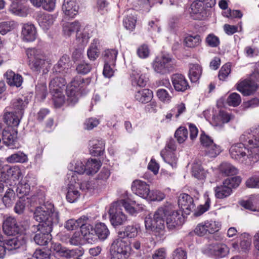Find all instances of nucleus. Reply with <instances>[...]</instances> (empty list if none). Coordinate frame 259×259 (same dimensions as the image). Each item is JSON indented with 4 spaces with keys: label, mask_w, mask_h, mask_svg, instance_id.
I'll list each match as a JSON object with an SVG mask.
<instances>
[{
    "label": "nucleus",
    "mask_w": 259,
    "mask_h": 259,
    "mask_svg": "<svg viewBox=\"0 0 259 259\" xmlns=\"http://www.w3.org/2000/svg\"><path fill=\"white\" fill-rule=\"evenodd\" d=\"M130 246L123 238L113 241L110 249L111 259H127L130 255Z\"/></svg>",
    "instance_id": "1a4fd4ad"
},
{
    "label": "nucleus",
    "mask_w": 259,
    "mask_h": 259,
    "mask_svg": "<svg viewBox=\"0 0 259 259\" xmlns=\"http://www.w3.org/2000/svg\"><path fill=\"white\" fill-rule=\"evenodd\" d=\"M90 151L94 156L103 154L105 150V143L102 140H94L90 142Z\"/></svg>",
    "instance_id": "7c9ffc66"
},
{
    "label": "nucleus",
    "mask_w": 259,
    "mask_h": 259,
    "mask_svg": "<svg viewBox=\"0 0 259 259\" xmlns=\"http://www.w3.org/2000/svg\"><path fill=\"white\" fill-rule=\"evenodd\" d=\"M80 27V23L77 21L65 22L63 24V32L66 36H70L76 32L77 39L80 41L79 43L85 45L88 42L90 34L87 28H84L82 32L78 33Z\"/></svg>",
    "instance_id": "0eeeda50"
},
{
    "label": "nucleus",
    "mask_w": 259,
    "mask_h": 259,
    "mask_svg": "<svg viewBox=\"0 0 259 259\" xmlns=\"http://www.w3.org/2000/svg\"><path fill=\"white\" fill-rule=\"evenodd\" d=\"M17 130L14 127H8L4 130L2 133L4 144L10 149H18L19 145L17 143Z\"/></svg>",
    "instance_id": "2eb2a0df"
},
{
    "label": "nucleus",
    "mask_w": 259,
    "mask_h": 259,
    "mask_svg": "<svg viewBox=\"0 0 259 259\" xmlns=\"http://www.w3.org/2000/svg\"><path fill=\"white\" fill-rule=\"evenodd\" d=\"M240 141L244 142L253 155V161L259 160V134L256 131L247 130L240 137Z\"/></svg>",
    "instance_id": "423d86ee"
},
{
    "label": "nucleus",
    "mask_w": 259,
    "mask_h": 259,
    "mask_svg": "<svg viewBox=\"0 0 259 259\" xmlns=\"http://www.w3.org/2000/svg\"><path fill=\"white\" fill-rule=\"evenodd\" d=\"M202 252L206 255L215 258H221L226 256L229 252V247L224 243H215L205 246Z\"/></svg>",
    "instance_id": "ddd939ff"
},
{
    "label": "nucleus",
    "mask_w": 259,
    "mask_h": 259,
    "mask_svg": "<svg viewBox=\"0 0 259 259\" xmlns=\"http://www.w3.org/2000/svg\"><path fill=\"white\" fill-rule=\"evenodd\" d=\"M37 21L40 27L44 30H47L53 24L55 17L49 14H40L38 17Z\"/></svg>",
    "instance_id": "f704fd0d"
},
{
    "label": "nucleus",
    "mask_w": 259,
    "mask_h": 259,
    "mask_svg": "<svg viewBox=\"0 0 259 259\" xmlns=\"http://www.w3.org/2000/svg\"><path fill=\"white\" fill-rule=\"evenodd\" d=\"M6 161L10 163H25L28 161V157L23 152L19 151L7 157Z\"/></svg>",
    "instance_id": "c03bdc74"
},
{
    "label": "nucleus",
    "mask_w": 259,
    "mask_h": 259,
    "mask_svg": "<svg viewBox=\"0 0 259 259\" xmlns=\"http://www.w3.org/2000/svg\"><path fill=\"white\" fill-rule=\"evenodd\" d=\"M30 186L28 184L27 178L22 180L17 186L16 192L20 198L27 195L30 191Z\"/></svg>",
    "instance_id": "79ce46f5"
},
{
    "label": "nucleus",
    "mask_w": 259,
    "mask_h": 259,
    "mask_svg": "<svg viewBox=\"0 0 259 259\" xmlns=\"http://www.w3.org/2000/svg\"><path fill=\"white\" fill-rule=\"evenodd\" d=\"M233 118V115L226 111L221 110L219 113L212 117L215 126L221 125L222 124L228 123Z\"/></svg>",
    "instance_id": "c9c22d12"
},
{
    "label": "nucleus",
    "mask_w": 259,
    "mask_h": 259,
    "mask_svg": "<svg viewBox=\"0 0 259 259\" xmlns=\"http://www.w3.org/2000/svg\"><path fill=\"white\" fill-rule=\"evenodd\" d=\"M78 9L79 6L75 0H64L62 11L66 16L74 17L78 14Z\"/></svg>",
    "instance_id": "a878e982"
},
{
    "label": "nucleus",
    "mask_w": 259,
    "mask_h": 259,
    "mask_svg": "<svg viewBox=\"0 0 259 259\" xmlns=\"http://www.w3.org/2000/svg\"><path fill=\"white\" fill-rule=\"evenodd\" d=\"M99 44L98 39H94L90 45L87 52L88 58L91 60H96L99 56L100 52L98 48Z\"/></svg>",
    "instance_id": "a18cd8bd"
},
{
    "label": "nucleus",
    "mask_w": 259,
    "mask_h": 259,
    "mask_svg": "<svg viewBox=\"0 0 259 259\" xmlns=\"http://www.w3.org/2000/svg\"><path fill=\"white\" fill-rule=\"evenodd\" d=\"M153 98V92L149 89H142L135 93V99L143 104L150 102Z\"/></svg>",
    "instance_id": "e433bc0d"
},
{
    "label": "nucleus",
    "mask_w": 259,
    "mask_h": 259,
    "mask_svg": "<svg viewBox=\"0 0 259 259\" xmlns=\"http://www.w3.org/2000/svg\"><path fill=\"white\" fill-rule=\"evenodd\" d=\"M69 170H73L78 175L83 174L85 172V166L82 162L78 159H74L71 161L68 165Z\"/></svg>",
    "instance_id": "de8ad7c7"
},
{
    "label": "nucleus",
    "mask_w": 259,
    "mask_h": 259,
    "mask_svg": "<svg viewBox=\"0 0 259 259\" xmlns=\"http://www.w3.org/2000/svg\"><path fill=\"white\" fill-rule=\"evenodd\" d=\"M192 172L193 176L198 179H204L207 174V171L204 169L201 165L197 163L193 164Z\"/></svg>",
    "instance_id": "6e6d98bb"
},
{
    "label": "nucleus",
    "mask_w": 259,
    "mask_h": 259,
    "mask_svg": "<svg viewBox=\"0 0 259 259\" xmlns=\"http://www.w3.org/2000/svg\"><path fill=\"white\" fill-rule=\"evenodd\" d=\"M69 61V58L67 55H63L59 60L57 65H56L54 68L53 71L56 73H59L61 74H64L65 69L67 68L68 66V63Z\"/></svg>",
    "instance_id": "09e8293b"
},
{
    "label": "nucleus",
    "mask_w": 259,
    "mask_h": 259,
    "mask_svg": "<svg viewBox=\"0 0 259 259\" xmlns=\"http://www.w3.org/2000/svg\"><path fill=\"white\" fill-rule=\"evenodd\" d=\"M78 175L76 172L73 170H69V171L67 174V180L68 181V187L74 186L80 187L81 189H84L83 186L84 185L87 186L89 184L82 183L80 184L79 182ZM89 188L87 187V189Z\"/></svg>",
    "instance_id": "4c0bfd02"
},
{
    "label": "nucleus",
    "mask_w": 259,
    "mask_h": 259,
    "mask_svg": "<svg viewBox=\"0 0 259 259\" xmlns=\"http://www.w3.org/2000/svg\"><path fill=\"white\" fill-rule=\"evenodd\" d=\"M89 83L88 79L84 80L80 76L75 77L67 87L68 102L71 104L77 103L79 98V91Z\"/></svg>",
    "instance_id": "6e6552de"
},
{
    "label": "nucleus",
    "mask_w": 259,
    "mask_h": 259,
    "mask_svg": "<svg viewBox=\"0 0 259 259\" xmlns=\"http://www.w3.org/2000/svg\"><path fill=\"white\" fill-rule=\"evenodd\" d=\"M256 87L254 81L245 79L238 84L237 89L244 96H249L255 91Z\"/></svg>",
    "instance_id": "bb28decb"
},
{
    "label": "nucleus",
    "mask_w": 259,
    "mask_h": 259,
    "mask_svg": "<svg viewBox=\"0 0 259 259\" xmlns=\"http://www.w3.org/2000/svg\"><path fill=\"white\" fill-rule=\"evenodd\" d=\"M53 230L51 225L41 226H35L33 225L31 228V231L35 233L33 240L35 243L39 245H46L52 239V235L50 234Z\"/></svg>",
    "instance_id": "9d476101"
},
{
    "label": "nucleus",
    "mask_w": 259,
    "mask_h": 259,
    "mask_svg": "<svg viewBox=\"0 0 259 259\" xmlns=\"http://www.w3.org/2000/svg\"><path fill=\"white\" fill-rule=\"evenodd\" d=\"M226 102L230 106L237 107L241 103V98L238 94L233 93L228 96Z\"/></svg>",
    "instance_id": "680f3d73"
},
{
    "label": "nucleus",
    "mask_w": 259,
    "mask_h": 259,
    "mask_svg": "<svg viewBox=\"0 0 259 259\" xmlns=\"http://www.w3.org/2000/svg\"><path fill=\"white\" fill-rule=\"evenodd\" d=\"M132 83L134 86L144 87L146 85L148 80L145 73L141 72L138 69L134 70L131 73Z\"/></svg>",
    "instance_id": "c756f323"
},
{
    "label": "nucleus",
    "mask_w": 259,
    "mask_h": 259,
    "mask_svg": "<svg viewBox=\"0 0 259 259\" xmlns=\"http://www.w3.org/2000/svg\"><path fill=\"white\" fill-rule=\"evenodd\" d=\"M165 197V195L160 191L157 190H152L147 194V196L145 197V199L148 201H160L162 200Z\"/></svg>",
    "instance_id": "13d9d810"
},
{
    "label": "nucleus",
    "mask_w": 259,
    "mask_h": 259,
    "mask_svg": "<svg viewBox=\"0 0 259 259\" xmlns=\"http://www.w3.org/2000/svg\"><path fill=\"white\" fill-rule=\"evenodd\" d=\"M174 64V59L169 55H163L155 58L152 66L155 72L164 74L172 70Z\"/></svg>",
    "instance_id": "9b49d317"
},
{
    "label": "nucleus",
    "mask_w": 259,
    "mask_h": 259,
    "mask_svg": "<svg viewBox=\"0 0 259 259\" xmlns=\"http://www.w3.org/2000/svg\"><path fill=\"white\" fill-rule=\"evenodd\" d=\"M160 155L163 160L172 167H176L177 162V157L175 155L174 152H167L166 150H162L160 152Z\"/></svg>",
    "instance_id": "49530a36"
},
{
    "label": "nucleus",
    "mask_w": 259,
    "mask_h": 259,
    "mask_svg": "<svg viewBox=\"0 0 259 259\" xmlns=\"http://www.w3.org/2000/svg\"><path fill=\"white\" fill-rule=\"evenodd\" d=\"M34 218L39 222V224L35 226L50 225L52 228L54 225L57 224L59 221L58 212L55 211L51 204H49L48 207L45 205L37 207L34 213Z\"/></svg>",
    "instance_id": "f03ea898"
},
{
    "label": "nucleus",
    "mask_w": 259,
    "mask_h": 259,
    "mask_svg": "<svg viewBox=\"0 0 259 259\" xmlns=\"http://www.w3.org/2000/svg\"><path fill=\"white\" fill-rule=\"evenodd\" d=\"M88 221V217L84 215L77 220L70 219L66 222L64 227L69 231L77 229L79 227L81 230L84 223H86Z\"/></svg>",
    "instance_id": "72a5a7b5"
},
{
    "label": "nucleus",
    "mask_w": 259,
    "mask_h": 259,
    "mask_svg": "<svg viewBox=\"0 0 259 259\" xmlns=\"http://www.w3.org/2000/svg\"><path fill=\"white\" fill-rule=\"evenodd\" d=\"M178 203L183 213L189 214L195 208L194 199L186 193L181 194L178 197Z\"/></svg>",
    "instance_id": "f3484780"
},
{
    "label": "nucleus",
    "mask_w": 259,
    "mask_h": 259,
    "mask_svg": "<svg viewBox=\"0 0 259 259\" xmlns=\"http://www.w3.org/2000/svg\"><path fill=\"white\" fill-rule=\"evenodd\" d=\"M85 173L88 175H93L96 173L101 166V163L96 159H89L85 163Z\"/></svg>",
    "instance_id": "ea45409f"
},
{
    "label": "nucleus",
    "mask_w": 259,
    "mask_h": 259,
    "mask_svg": "<svg viewBox=\"0 0 259 259\" xmlns=\"http://www.w3.org/2000/svg\"><path fill=\"white\" fill-rule=\"evenodd\" d=\"M94 229L98 240H105L109 235V230L107 226L103 223L97 224Z\"/></svg>",
    "instance_id": "58836bf2"
},
{
    "label": "nucleus",
    "mask_w": 259,
    "mask_h": 259,
    "mask_svg": "<svg viewBox=\"0 0 259 259\" xmlns=\"http://www.w3.org/2000/svg\"><path fill=\"white\" fill-rule=\"evenodd\" d=\"M136 21V18L133 15L130 14L123 19V25L126 29L133 31L135 28Z\"/></svg>",
    "instance_id": "e2e57ef3"
},
{
    "label": "nucleus",
    "mask_w": 259,
    "mask_h": 259,
    "mask_svg": "<svg viewBox=\"0 0 259 259\" xmlns=\"http://www.w3.org/2000/svg\"><path fill=\"white\" fill-rule=\"evenodd\" d=\"M25 243L26 239L24 235L19 234L15 237L6 240L3 246L5 247L6 250H12L19 248Z\"/></svg>",
    "instance_id": "6ab92c4d"
},
{
    "label": "nucleus",
    "mask_w": 259,
    "mask_h": 259,
    "mask_svg": "<svg viewBox=\"0 0 259 259\" xmlns=\"http://www.w3.org/2000/svg\"><path fill=\"white\" fill-rule=\"evenodd\" d=\"M3 229L5 234L15 236L22 234V230L18 225L16 219L13 217H6L3 222Z\"/></svg>",
    "instance_id": "dca6fc26"
},
{
    "label": "nucleus",
    "mask_w": 259,
    "mask_h": 259,
    "mask_svg": "<svg viewBox=\"0 0 259 259\" xmlns=\"http://www.w3.org/2000/svg\"><path fill=\"white\" fill-rule=\"evenodd\" d=\"M6 81L10 86L19 87L23 82L22 76L16 74L12 70H8L5 73Z\"/></svg>",
    "instance_id": "473e14b6"
},
{
    "label": "nucleus",
    "mask_w": 259,
    "mask_h": 259,
    "mask_svg": "<svg viewBox=\"0 0 259 259\" xmlns=\"http://www.w3.org/2000/svg\"><path fill=\"white\" fill-rule=\"evenodd\" d=\"M215 196L218 199H224L229 196L232 193V190L226 185L223 184L214 188Z\"/></svg>",
    "instance_id": "a19ab883"
},
{
    "label": "nucleus",
    "mask_w": 259,
    "mask_h": 259,
    "mask_svg": "<svg viewBox=\"0 0 259 259\" xmlns=\"http://www.w3.org/2000/svg\"><path fill=\"white\" fill-rule=\"evenodd\" d=\"M118 51L116 49H107L103 53V58L105 63L115 65Z\"/></svg>",
    "instance_id": "8fccbe9b"
},
{
    "label": "nucleus",
    "mask_w": 259,
    "mask_h": 259,
    "mask_svg": "<svg viewBox=\"0 0 259 259\" xmlns=\"http://www.w3.org/2000/svg\"><path fill=\"white\" fill-rule=\"evenodd\" d=\"M190 9L191 16L195 20L205 19L210 14L209 10L202 1H194L191 5Z\"/></svg>",
    "instance_id": "4468645a"
},
{
    "label": "nucleus",
    "mask_w": 259,
    "mask_h": 259,
    "mask_svg": "<svg viewBox=\"0 0 259 259\" xmlns=\"http://www.w3.org/2000/svg\"><path fill=\"white\" fill-rule=\"evenodd\" d=\"M222 150L220 146L215 143L210 145V146L204 149L206 155L210 157H215Z\"/></svg>",
    "instance_id": "052dcab7"
},
{
    "label": "nucleus",
    "mask_w": 259,
    "mask_h": 259,
    "mask_svg": "<svg viewBox=\"0 0 259 259\" xmlns=\"http://www.w3.org/2000/svg\"><path fill=\"white\" fill-rule=\"evenodd\" d=\"M80 187L71 186L68 187L66 194V199L70 203L76 201L80 196L78 189Z\"/></svg>",
    "instance_id": "864d4df0"
},
{
    "label": "nucleus",
    "mask_w": 259,
    "mask_h": 259,
    "mask_svg": "<svg viewBox=\"0 0 259 259\" xmlns=\"http://www.w3.org/2000/svg\"><path fill=\"white\" fill-rule=\"evenodd\" d=\"M15 27L14 21H5L0 23V33L5 35L8 32L13 30Z\"/></svg>",
    "instance_id": "69168bd1"
},
{
    "label": "nucleus",
    "mask_w": 259,
    "mask_h": 259,
    "mask_svg": "<svg viewBox=\"0 0 259 259\" xmlns=\"http://www.w3.org/2000/svg\"><path fill=\"white\" fill-rule=\"evenodd\" d=\"M149 189V185L146 182L140 180L134 181L132 185V190L133 193L144 199L147 196Z\"/></svg>",
    "instance_id": "5701e85b"
},
{
    "label": "nucleus",
    "mask_w": 259,
    "mask_h": 259,
    "mask_svg": "<svg viewBox=\"0 0 259 259\" xmlns=\"http://www.w3.org/2000/svg\"><path fill=\"white\" fill-rule=\"evenodd\" d=\"M240 243L234 242L232 243L233 249L239 252H246L249 250L251 245V239L247 234H241L239 237Z\"/></svg>",
    "instance_id": "393cba45"
},
{
    "label": "nucleus",
    "mask_w": 259,
    "mask_h": 259,
    "mask_svg": "<svg viewBox=\"0 0 259 259\" xmlns=\"http://www.w3.org/2000/svg\"><path fill=\"white\" fill-rule=\"evenodd\" d=\"M208 233L212 234L220 229L221 224L219 222L210 220L204 222Z\"/></svg>",
    "instance_id": "338daca9"
},
{
    "label": "nucleus",
    "mask_w": 259,
    "mask_h": 259,
    "mask_svg": "<svg viewBox=\"0 0 259 259\" xmlns=\"http://www.w3.org/2000/svg\"><path fill=\"white\" fill-rule=\"evenodd\" d=\"M183 222V214L175 210L172 204L167 203L158 208L154 214L150 213L145 217V226L147 230H162L165 223L169 229H173L182 225Z\"/></svg>",
    "instance_id": "f257e3e1"
},
{
    "label": "nucleus",
    "mask_w": 259,
    "mask_h": 259,
    "mask_svg": "<svg viewBox=\"0 0 259 259\" xmlns=\"http://www.w3.org/2000/svg\"><path fill=\"white\" fill-rule=\"evenodd\" d=\"M230 154L233 159L244 162L246 164H250L255 162L253 161V155L245 143L241 141L230 147Z\"/></svg>",
    "instance_id": "39448f33"
},
{
    "label": "nucleus",
    "mask_w": 259,
    "mask_h": 259,
    "mask_svg": "<svg viewBox=\"0 0 259 259\" xmlns=\"http://www.w3.org/2000/svg\"><path fill=\"white\" fill-rule=\"evenodd\" d=\"M116 202L118 203L121 208L123 207L125 210L131 215H136L139 211L144 209V206L143 204H138L137 207L135 208L133 205L136 204V201L130 199H121Z\"/></svg>",
    "instance_id": "4be33fe9"
},
{
    "label": "nucleus",
    "mask_w": 259,
    "mask_h": 259,
    "mask_svg": "<svg viewBox=\"0 0 259 259\" xmlns=\"http://www.w3.org/2000/svg\"><path fill=\"white\" fill-rule=\"evenodd\" d=\"M15 198L14 191L11 188H9L5 192L2 200L5 205L7 207H9L13 204Z\"/></svg>",
    "instance_id": "5fc2aeb1"
},
{
    "label": "nucleus",
    "mask_w": 259,
    "mask_h": 259,
    "mask_svg": "<svg viewBox=\"0 0 259 259\" xmlns=\"http://www.w3.org/2000/svg\"><path fill=\"white\" fill-rule=\"evenodd\" d=\"M33 257L36 259H53L49 251L42 249H36Z\"/></svg>",
    "instance_id": "774afa93"
},
{
    "label": "nucleus",
    "mask_w": 259,
    "mask_h": 259,
    "mask_svg": "<svg viewBox=\"0 0 259 259\" xmlns=\"http://www.w3.org/2000/svg\"><path fill=\"white\" fill-rule=\"evenodd\" d=\"M29 66L35 71L40 70L50 64V60L45 52L39 49L29 48L26 50Z\"/></svg>",
    "instance_id": "20e7f679"
},
{
    "label": "nucleus",
    "mask_w": 259,
    "mask_h": 259,
    "mask_svg": "<svg viewBox=\"0 0 259 259\" xmlns=\"http://www.w3.org/2000/svg\"><path fill=\"white\" fill-rule=\"evenodd\" d=\"M25 3L26 2L22 1L12 2L9 9L10 11L19 16H26L28 14V8Z\"/></svg>",
    "instance_id": "cd10ccee"
},
{
    "label": "nucleus",
    "mask_w": 259,
    "mask_h": 259,
    "mask_svg": "<svg viewBox=\"0 0 259 259\" xmlns=\"http://www.w3.org/2000/svg\"><path fill=\"white\" fill-rule=\"evenodd\" d=\"M108 213L111 224L114 227L122 225L127 221V216L116 202L111 204Z\"/></svg>",
    "instance_id": "f8f14e48"
},
{
    "label": "nucleus",
    "mask_w": 259,
    "mask_h": 259,
    "mask_svg": "<svg viewBox=\"0 0 259 259\" xmlns=\"http://www.w3.org/2000/svg\"><path fill=\"white\" fill-rule=\"evenodd\" d=\"M220 172L224 176L234 175L237 173V169L231 164L223 162L219 167Z\"/></svg>",
    "instance_id": "603ef678"
},
{
    "label": "nucleus",
    "mask_w": 259,
    "mask_h": 259,
    "mask_svg": "<svg viewBox=\"0 0 259 259\" xmlns=\"http://www.w3.org/2000/svg\"><path fill=\"white\" fill-rule=\"evenodd\" d=\"M202 73V68L198 64H191L189 67V78L192 82L199 80Z\"/></svg>",
    "instance_id": "37998d69"
},
{
    "label": "nucleus",
    "mask_w": 259,
    "mask_h": 259,
    "mask_svg": "<svg viewBox=\"0 0 259 259\" xmlns=\"http://www.w3.org/2000/svg\"><path fill=\"white\" fill-rule=\"evenodd\" d=\"M22 116L13 112H6L4 115V122L9 127H16L18 126Z\"/></svg>",
    "instance_id": "2f4dec72"
},
{
    "label": "nucleus",
    "mask_w": 259,
    "mask_h": 259,
    "mask_svg": "<svg viewBox=\"0 0 259 259\" xmlns=\"http://www.w3.org/2000/svg\"><path fill=\"white\" fill-rule=\"evenodd\" d=\"M141 231V227L139 224L127 225L124 229V231L118 233V237L123 238L125 237L132 238L137 236L139 232Z\"/></svg>",
    "instance_id": "c85d7f7f"
},
{
    "label": "nucleus",
    "mask_w": 259,
    "mask_h": 259,
    "mask_svg": "<svg viewBox=\"0 0 259 259\" xmlns=\"http://www.w3.org/2000/svg\"><path fill=\"white\" fill-rule=\"evenodd\" d=\"M21 36L24 41H34L37 37L36 29L34 25L29 23L24 24L22 28Z\"/></svg>",
    "instance_id": "aec40b11"
},
{
    "label": "nucleus",
    "mask_w": 259,
    "mask_h": 259,
    "mask_svg": "<svg viewBox=\"0 0 259 259\" xmlns=\"http://www.w3.org/2000/svg\"><path fill=\"white\" fill-rule=\"evenodd\" d=\"M59 74L62 75L53 71L49 83L54 104L57 107H60L65 102V96L62 91L66 84L65 79Z\"/></svg>",
    "instance_id": "7ed1b4c3"
},
{
    "label": "nucleus",
    "mask_w": 259,
    "mask_h": 259,
    "mask_svg": "<svg viewBox=\"0 0 259 259\" xmlns=\"http://www.w3.org/2000/svg\"><path fill=\"white\" fill-rule=\"evenodd\" d=\"M184 43L185 46L193 48L199 46L201 42V38L199 35H188L185 38Z\"/></svg>",
    "instance_id": "3c124183"
},
{
    "label": "nucleus",
    "mask_w": 259,
    "mask_h": 259,
    "mask_svg": "<svg viewBox=\"0 0 259 259\" xmlns=\"http://www.w3.org/2000/svg\"><path fill=\"white\" fill-rule=\"evenodd\" d=\"M81 234L83 239L88 243H96L98 241L93 226L88 224L87 222L84 223L80 230Z\"/></svg>",
    "instance_id": "a211bd4d"
},
{
    "label": "nucleus",
    "mask_w": 259,
    "mask_h": 259,
    "mask_svg": "<svg viewBox=\"0 0 259 259\" xmlns=\"http://www.w3.org/2000/svg\"><path fill=\"white\" fill-rule=\"evenodd\" d=\"M171 79L174 89L178 92H184L190 87L186 78L182 74H175Z\"/></svg>",
    "instance_id": "b1692460"
},
{
    "label": "nucleus",
    "mask_w": 259,
    "mask_h": 259,
    "mask_svg": "<svg viewBox=\"0 0 259 259\" xmlns=\"http://www.w3.org/2000/svg\"><path fill=\"white\" fill-rule=\"evenodd\" d=\"M156 96L158 99L164 103H168L172 98L168 92L163 89H159L156 91Z\"/></svg>",
    "instance_id": "bf43d9fd"
},
{
    "label": "nucleus",
    "mask_w": 259,
    "mask_h": 259,
    "mask_svg": "<svg viewBox=\"0 0 259 259\" xmlns=\"http://www.w3.org/2000/svg\"><path fill=\"white\" fill-rule=\"evenodd\" d=\"M175 136L179 143H183L188 138L187 128L183 126H180L176 131Z\"/></svg>",
    "instance_id": "0e129e2a"
},
{
    "label": "nucleus",
    "mask_w": 259,
    "mask_h": 259,
    "mask_svg": "<svg viewBox=\"0 0 259 259\" xmlns=\"http://www.w3.org/2000/svg\"><path fill=\"white\" fill-rule=\"evenodd\" d=\"M28 103L26 97L21 96L13 99L11 102V107L14 112L23 117L25 109Z\"/></svg>",
    "instance_id": "412c9836"
},
{
    "label": "nucleus",
    "mask_w": 259,
    "mask_h": 259,
    "mask_svg": "<svg viewBox=\"0 0 259 259\" xmlns=\"http://www.w3.org/2000/svg\"><path fill=\"white\" fill-rule=\"evenodd\" d=\"M7 175L8 178L15 181L18 180L21 177L22 172L18 166H9L7 169Z\"/></svg>",
    "instance_id": "4d7b16f0"
}]
</instances>
